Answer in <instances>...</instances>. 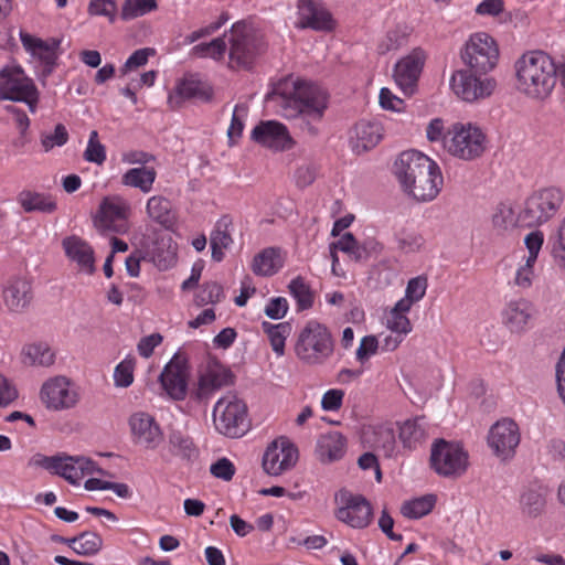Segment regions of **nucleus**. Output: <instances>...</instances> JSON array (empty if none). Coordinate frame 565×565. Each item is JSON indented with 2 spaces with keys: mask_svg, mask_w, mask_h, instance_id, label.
<instances>
[{
  "mask_svg": "<svg viewBox=\"0 0 565 565\" xmlns=\"http://www.w3.org/2000/svg\"><path fill=\"white\" fill-rule=\"evenodd\" d=\"M328 93L317 84L303 79L284 78L276 83L265 96L266 102H275L281 115L297 119L299 127L309 136H317L319 124L328 108Z\"/></svg>",
  "mask_w": 565,
  "mask_h": 565,
  "instance_id": "f257e3e1",
  "label": "nucleus"
},
{
  "mask_svg": "<svg viewBox=\"0 0 565 565\" xmlns=\"http://www.w3.org/2000/svg\"><path fill=\"white\" fill-rule=\"evenodd\" d=\"M395 174L408 195L417 202L434 200L440 192L443 175L438 164L422 152L409 150L399 154Z\"/></svg>",
  "mask_w": 565,
  "mask_h": 565,
  "instance_id": "f03ea898",
  "label": "nucleus"
},
{
  "mask_svg": "<svg viewBox=\"0 0 565 565\" xmlns=\"http://www.w3.org/2000/svg\"><path fill=\"white\" fill-rule=\"evenodd\" d=\"M516 88L532 99L548 97L557 82L558 68L543 51L524 53L514 64Z\"/></svg>",
  "mask_w": 565,
  "mask_h": 565,
  "instance_id": "7ed1b4c3",
  "label": "nucleus"
},
{
  "mask_svg": "<svg viewBox=\"0 0 565 565\" xmlns=\"http://www.w3.org/2000/svg\"><path fill=\"white\" fill-rule=\"evenodd\" d=\"M334 342L329 329L316 321L310 320L300 331L295 353L306 365H321L333 353Z\"/></svg>",
  "mask_w": 565,
  "mask_h": 565,
  "instance_id": "20e7f679",
  "label": "nucleus"
},
{
  "mask_svg": "<svg viewBox=\"0 0 565 565\" xmlns=\"http://www.w3.org/2000/svg\"><path fill=\"white\" fill-rule=\"evenodd\" d=\"M564 201L561 189L550 186L534 192L524 203L518 215V224L524 227L540 226L551 220Z\"/></svg>",
  "mask_w": 565,
  "mask_h": 565,
  "instance_id": "39448f33",
  "label": "nucleus"
},
{
  "mask_svg": "<svg viewBox=\"0 0 565 565\" xmlns=\"http://www.w3.org/2000/svg\"><path fill=\"white\" fill-rule=\"evenodd\" d=\"M430 468L440 477L457 479L468 468V452L461 444L436 439L430 449Z\"/></svg>",
  "mask_w": 565,
  "mask_h": 565,
  "instance_id": "423d86ee",
  "label": "nucleus"
},
{
  "mask_svg": "<svg viewBox=\"0 0 565 565\" xmlns=\"http://www.w3.org/2000/svg\"><path fill=\"white\" fill-rule=\"evenodd\" d=\"M461 58L467 70L479 73V75H487L499 61L497 42L484 32L472 34L461 51Z\"/></svg>",
  "mask_w": 565,
  "mask_h": 565,
  "instance_id": "0eeeda50",
  "label": "nucleus"
},
{
  "mask_svg": "<svg viewBox=\"0 0 565 565\" xmlns=\"http://www.w3.org/2000/svg\"><path fill=\"white\" fill-rule=\"evenodd\" d=\"M213 423L215 429L224 436H243L249 427L246 404L235 396L220 398L213 409Z\"/></svg>",
  "mask_w": 565,
  "mask_h": 565,
  "instance_id": "6e6552de",
  "label": "nucleus"
},
{
  "mask_svg": "<svg viewBox=\"0 0 565 565\" xmlns=\"http://www.w3.org/2000/svg\"><path fill=\"white\" fill-rule=\"evenodd\" d=\"M230 65L234 67L249 68L256 56L264 51L262 36L256 34L244 22H237L232 25L231 36L228 39Z\"/></svg>",
  "mask_w": 565,
  "mask_h": 565,
  "instance_id": "1a4fd4ad",
  "label": "nucleus"
},
{
  "mask_svg": "<svg viewBox=\"0 0 565 565\" xmlns=\"http://www.w3.org/2000/svg\"><path fill=\"white\" fill-rule=\"evenodd\" d=\"M484 142V134L472 124H456L449 131V137L444 138L445 148L449 153L463 160L480 157L486 149Z\"/></svg>",
  "mask_w": 565,
  "mask_h": 565,
  "instance_id": "9d476101",
  "label": "nucleus"
},
{
  "mask_svg": "<svg viewBox=\"0 0 565 565\" xmlns=\"http://www.w3.org/2000/svg\"><path fill=\"white\" fill-rule=\"evenodd\" d=\"M0 100L25 103L31 113H35L39 92L33 81L24 75L20 66L4 67L0 72Z\"/></svg>",
  "mask_w": 565,
  "mask_h": 565,
  "instance_id": "9b49d317",
  "label": "nucleus"
},
{
  "mask_svg": "<svg viewBox=\"0 0 565 565\" xmlns=\"http://www.w3.org/2000/svg\"><path fill=\"white\" fill-rule=\"evenodd\" d=\"M233 374L230 369L216 359L210 360L205 369L199 372L198 382L190 390V398L200 404H206L211 396L232 383Z\"/></svg>",
  "mask_w": 565,
  "mask_h": 565,
  "instance_id": "f8f14e48",
  "label": "nucleus"
},
{
  "mask_svg": "<svg viewBox=\"0 0 565 565\" xmlns=\"http://www.w3.org/2000/svg\"><path fill=\"white\" fill-rule=\"evenodd\" d=\"M190 365L188 359L181 352H177L164 366L159 381L173 401H183L189 391Z\"/></svg>",
  "mask_w": 565,
  "mask_h": 565,
  "instance_id": "ddd939ff",
  "label": "nucleus"
},
{
  "mask_svg": "<svg viewBox=\"0 0 565 565\" xmlns=\"http://www.w3.org/2000/svg\"><path fill=\"white\" fill-rule=\"evenodd\" d=\"M454 93L465 102H475L492 94L497 83L491 77H482L470 70L457 71L450 81Z\"/></svg>",
  "mask_w": 565,
  "mask_h": 565,
  "instance_id": "4468645a",
  "label": "nucleus"
},
{
  "mask_svg": "<svg viewBox=\"0 0 565 565\" xmlns=\"http://www.w3.org/2000/svg\"><path fill=\"white\" fill-rule=\"evenodd\" d=\"M41 402L50 411H64L73 408L79 399V395L65 376H56L47 380L41 387Z\"/></svg>",
  "mask_w": 565,
  "mask_h": 565,
  "instance_id": "2eb2a0df",
  "label": "nucleus"
},
{
  "mask_svg": "<svg viewBox=\"0 0 565 565\" xmlns=\"http://www.w3.org/2000/svg\"><path fill=\"white\" fill-rule=\"evenodd\" d=\"M520 439L518 424L513 419L504 418L490 428L488 444L500 460L507 461L514 457Z\"/></svg>",
  "mask_w": 565,
  "mask_h": 565,
  "instance_id": "dca6fc26",
  "label": "nucleus"
},
{
  "mask_svg": "<svg viewBox=\"0 0 565 565\" xmlns=\"http://www.w3.org/2000/svg\"><path fill=\"white\" fill-rule=\"evenodd\" d=\"M298 460V448L286 437L274 440L263 456V468L270 476L291 469Z\"/></svg>",
  "mask_w": 565,
  "mask_h": 565,
  "instance_id": "f3484780",
  "label": "nucleus"
},
{
  "mask_svg": "<svg viewBox=\"0 0 565 565\" xmlns=\"http://www.w3.org/2000/svg\"><path fill=\"white\" fill-rule=\"evenodd\" d=\"M340 500L343 505L335 513L338 520L354 529H364L371 523L373 509L365 497L343 490L340 492Z\"/></svg>",
  "mask_w": 565,
  "mask_h": 565,
  "instance_id": "a211bd4d",
  "label": "nucleus"
},
{
  "mask_svg": "<svg viewBox=\"0 0 565 565\" xmlns=\"http://www.w3.org/2000/svg\"><path fill=\"white\" fill-rule=\"evenodd\" d=\"M425 60V52L416 47L395 64L393 77L405 95L411 96L415 93Z\"/></svg>",
  "mask_w": 565,
  "mask_h": 565,
  "instance_id": "6ab92c4d",
  "label": "nucleus"
},
{
  "mask_svg": "<svg viewBox=\"0 0 565 565\" xmlns=\"http://www.w3.org/2000/svg\"><path fill=\"white\" fill-rule=\"evenodd\" d=\"M250 138L256 143L275 151L288 150L294 145L287 127L276 120L260 121L252 130Z\"/></svg>",
  "mask_w": 565,
  "mask_h": 565,
  "instance_id": "aec40b11",
  "label": "nucleus"
},
{
  "mask_svg": "<svg viewBox=\"0 0 565 565\" xmlns=\"http://www.w3.org/2000/svg\"><path fill=\"white\" fill-rule=\"evenodd\" d=\"M299 29H312L316 31H330L334 21L331 13L317 0H298L297 2Z\"/></svg>",
  "mask_w": 565,
  "mask_h": 565,
  "instance_id": "412c9836",
  "label": "nucleus"
},
{
  "mask_svg": "<svg viewBox=\"0 0 565 565\" xmlns=\"http://www.w3.org/2000/svg\"><path fill=\"white\" fill-rule=\"evenodd\" d=\"M132 436L147 449H156L163 440V433L154 417L145 412L134 413L129 417Z\"/></svg>",
  "mask_w": 565,
  "mask_h": 565,
  "instance_id": "4be33fe9",
  "label": "nucleus"
},
{
  "mask_svg": "<svg viewBox=\"0 0 565 565\" xmlns=\"http://www.w3.org/2000/svg\"><path fill=\"white\" fill-rule=\"evenodd\" d=\"M213 90L211 86L194 75L185 77L175 88V94L170 95L168 104L172 109L180 107L185 99L211 100Z\"/></svg>",
  "mask_w": 565,
  "mask_h": 565,
  "instance_id": "5701e85b",
  "label": "nucleus"
},
{
  "mask_svg": "<svg viewBox=\"0 0 565 565\" xmlns=\"http://www.w3.org/2000/svg\"><path fill=\"white\" fill-rule=\"evenodd\" d=\"M3 300L10 311L21 312L31 303V282L20 277L10 279L3 289Z\"/></svg>",
  "mask_w": 565,
  "mask_h": 565,
  "instance_id": "b1692460",
  "label": "nucleus"
},
{
  "mask_svg": "<svg viewBox=\"0 0 565 565\" xmlns=\"http://www.w3.org/2000/svg\"><path fill=\"white\" fill-rule=\"evenodd\" d=\"M347 439L339 431H329L319 436L316 456L322 463L341 459L345 454Z\"/></svg>",
  "mask_w": 565,
  "mask_h": 565,
  "instance_id": "393cba45",
  "label": "nucleus"
},
{
  "mask_svg": "<svg viewBox=\"0 0 565 565\" xmlns=\"http://www.w3.org/2000/svg\"><path fill=\"white\" fill-rule=\"evenodd\" d=\"M535 310L531 302L525 299L510 301L503 311V319L512 332L524 330Z\"/></svg>",
  "mask_w": 565,
  "mask_h": 565,
  "instance_id": "a878e982",
  "label": "nucleus"
},
{
  "mask_svg": "<svg viewBox=\"0 0 565 565\" xmlns=\"http://www.w3.org/2000/svg\"><path fill=\"white\" fill-rule=\"evenodd\" d=\"M63 247L67 257L76 262L82 269L88 274L94 273V250L86 242L75 236L66 237Z\"/></svg>",
  "mask_w": 565,
  "mask_h": 565,
  "instance_id": "bb28decb",
  "label": "nucleus"
},
{
  "mask_svg": "<svg viewBox=\"0 0 565 565\" xmlns=\"http://www.w3.org/2000/svg\"><path fill=\"white\" fill-rule=\"evenodd\" d=\"M168 448L172 456L193 461L199 457V449L186 433L171 428L168 435Z\"/></svg>",
  "mask_w": 565,
  "mask_h": 565,
  "instance_id": "cd10ccee",
  "label": "nucleus"
},
{
  "mask_svg": "<svg viewBox=\"0 0 565 565\" xmlns=\"http://www.w3.org/2000/svg\"><path fill=\"white\" fill-rule=\"evenodd\" d=\"M355 140H352L353 151L358 154L374 148L382 138V128L379 124L360 121L355 125Z\"/></svg>",
  "mask_w": 565,
  "mask_h": 565,
  "instance_id": "c85d7f7f",
  "label": "nucleus"
},
{
  "mask_svg": "<svg viewBox=\"0 0 565 565\" xmlns=\"http://www.w3.org/2000/svg\"><path fill=\"white\" fill-rule=\"evenodd\" d=\"M17 200L26 213L41 212L51 214L57 209L54 198L46 193L23 190L18 194Z\"/></svg>",
  "mask_w": 565,
  "mask_h": 565,
  "instance_id": "c756f323",
  "label": "nucleus"
},
{
  "mask_svg": "<svg viewBox=\"0 0 565 565\" xmlns=\"http://www.w3.org/2000/svg\"><path fill=\"white\" fill-rule=\"evenodd\" d=\"M147 213L151 220L166 228H171L177 221V214L172 207L171 201L160 195L152 196L148 200Z\"/></svg>",
  "mask_w": 565,
  "mask_h": 565,
  "instance_id": "7c9ffc66",
  "label": "nucleus"
},
{
  "mask_svg": "<svg viewBox=\"0 0 565 565\" xmlns=\"http://www.w3.org/2000/svg\"><path fill=\"white\" fill-rule=\"evenodd\" d=\"M367 441L375 450L382 451L386 458H391L396 454V439L392 427H374L371 437H367Z\"/></svg>",
  "mask_w": 565,
  "mask_h": 565,
  "instance_id": "2f4dec72",
  "label": "nucleus"
},
{
  "mask_svg": "<svg viewBox=\"0 0 565 565\" xmlns=\"http://www.w3.org/2000/svg\"><path fill=\"white\" fill-rule=\"evenodd\" d=\"M399 439L407 449H415L426 439L424 418L406 420L399 428Z\"/></svg>",
  "mask_w": 565,
  "mask_h": 565,
  "instance_id": "473e14b6",
  "label": "nucleus"
},
{
  "mask_svg": "<svg viewBox=\"0 0 565 565\" xmlns=\"http://www.w3.org/2000/svg\"><path fill=\"white\" fill-rule=\"evenodd\" d=\"M545 503V493L541 487H530L520 497L521 510L529 518H537L543 512Z\"/></svg>",
  "mask_w": 565,
  "mask_h": 565,
  "instance_id": "72a5a7b5",
  "label": "nucleus"
},
{
  "mask_svg": "<svg viewBox=\"0 0 565 565\" xmlns=\"http://www.w3.org/2000/svg\"><path fill=\"white\" fill-rule=\"evenodd\" d=\"M157 172L153 168L140 167L129 169L121 178L125 185L138 188L143 193L152 189Z\"/></svg>",
  "mask_w": 565,
  "mask_h": 565,
  "instance_id": "f704fd0d",
  "label": "nucleus"
},
{
  "mask_svg": "<svg viewBox=\"0 0 565 565\" xmlns=\"http://www.w3.org/2000/svg\"><path fill=\"white\" fill-rule=\"evenodd\" d=\"M279 250L268 247L258 253L253 260V271L258 276H271L280 268Z\"/></svg>",
  "mask_w": 565,
  "mask_h": 565,
  "instance_id": "c9c22d12",
  "label": "nucleus"
},
{
  "mask_svg": "<svg viewBox=\"0 0 565 565\" xmlns=\"http://www.w3.org/2000/svg\"><path fill=\"white\" fill-rule=\"evenodd\" d=\"M54 353L46 343H33L24 347L22 362L26 365L50 366L54 363Z\"/></svg>",
  "mask_w": 565,
  "mask_h": 565,
  "instance_id": "e433bc0d",
  "label": "nucleus"
},
{
  "mask_svg": "<svg viewBox=\"0 0 565 565\" xmlns=\"http://www.w3.org/2000/svg\"><path fill=\"white\" fill-rule=\"evenodd\" d=\"M263 331L268 335L273 351L278 355L285 353V341L291 332V324L289 322H280L273 324L268 321L262 323Z\"/></svg>",
  "mask_w": 565,
  "mask_h": 565,
  "instance_id": "4c0bfd02",
  "label": "nucleus"
},
{
  "mask_svg": "<svg viewBox=\"0 0 565 565\" xmlns=\"http://www.w3.org/2000/svg\"><path fill=\"white\" fill-rule=\"evenodd\" d=\"M436 504L435 494H426L403 503L401 513L408 519H419L427 515Z\"/></svg>",
  "mask_w": 565,
  "mask_h": 565,
  "instance_id": "58836bf2",
  "label": "nucleus"
},
{
  "mask_svg": "<svg viewBox=\"0 0 565 565\" xmlns=\"http://www.w3.org/2000/svg\"><path fill=\"white\" fill-rule=\"evenodd\" d=\"M409 32L407 28L397 26L386 33L377 45L380 54H386L391 51H397L407 44Z\"/></svg>",
  "mask_w": 565,
  "mask_h": 565,
  "instance_id": "ea45409f",
  "label": "nucleus"
},
{
  "mask_svg": "<svg viewBox=\"0 0 565 565\" xmlns=\"http://www.w3.org/2000/svg\"><path fill=\"white\" fill-rule=\"evenodd\" d=\"M289 291L297 301L299 311L308 310L313 305V294L310 287L300 276L294 278L289 286Z\"/></svg>",
  "mask_w": 565,
  "mask_h": 565,
  "instance_id": "a19ab883",
  "label": "nucleus"
},
{
  "mask_svg": "<svg viewBox=\"0 0 565 565\" xmlns=\"http://www.w3.org/2000/svg\"><path fill=\"white\" fill-rule=\"evenodd\" d=\"M60 462L57 468H54L53 473L64 478L71 484H78L83 479V472L79 470V465L68 458H76V456H68L66 454H58Z\"/></svg>",
  "mask_w": 565,
  "mask_h": 565,
  "instance_id": "79ce46f5",
  "label": "nucleus"
},
{
  "mask_svg": "<svg viewBox=\"0 0 565 565\" xmlns=\"http://www.w3.org/2000/svg\"><path fill=\"white\" fill-rule=\"evenodd\" d=\"M157 7L156 0H125L121 7L120 18L124 21H129L156 10Z\"/></svg>",
  "mask_w": 565,
  "mask_h": 565,
  "instance_id": "37998d69",
  "label": "nucleus"
},
{
  "mask_svg": "<svg viewBox=\"0 0 565 565\" xmlns=\"http://www.w3.org/2000/svg\"><path fill=\"white\" fill-rule=\"evenodd\" d=\"M79 544L75 553L81 556L96 555L103 547V539L96 532L84 531L78 534Z\"/></svg>",
  "mask_w": 565,
  "mask_h": 565,
  "instance_id": "c03bdc74",
  "label": "nucleus"
},
{
  "mask_svg": "<svg viewBox=\"0 0 565 565\" xmlns=\"http://www.w3.org/2000/svg\"><path fill=\"white\" fill-rule=\"evenodd\" d=\"M248 114V106L246 104H237L234 107L231 125L227 129V137L230 146L236 143L237 139L242 137L244 130V119Z\"/></svg>",
  "mask_w": 565,
  "mask_h": 565,
  "instance_id": "a18cd8bd",
  "label": "nucleus"
},
{
  "mask_svg": "<svg viewBox=\"0 0 565 565\" xmlns=\"http://www.w3.org/2000/svg\"><path fill=\"white\" fill-rule=\"evenodd\" d=\"M128 207L122 203H116L109 200H104L100 204V223L108 226L109 223L115 221L125 220L127 217Z\"/></svg>",
  "mask_w": 565,
  "mask_h": 565,
  "instance_id": "49530a36",
  "label": "nucleus"
},
{
  "mask_svg": "<svg viewBox=\"0 0 565 565\" xmlns=\"http://www.w3.org/2000/svg\"><path fill=\"white\" fill-rule=\"evenodd\" d=\"M232 225V218L227 215L222 216L215 224L213 232L211 233L210 243L228 248L233 243L230 226Z\"/></svg>",
  "mask_w": 565,
  "mask_h": 565,
  "instance_id": "de8ad7c7",
  "label": "nucleus"
},
{
  "mask_svg": "<svg viewBox=\"0 0 565 565\" xmlns=\"http://www.w3.org/2000/svg\"><path fill=\"white\" fill-rule=\"evenodd\" d=\"M84 159L88 162L102 164L106 160V149L98 140V132L92 130L87 142L86 150L84 151Z\"/></svg>",
  "mask_w": 565,
  "mask_h": 565,
  "instance_id": "09e8293b",
  "label": "nucleus"
},
{
  "mask_svg": "<svg viewBox=\"0 0 565 565\" xmlns=\"http://www.w3.org/2000/svg\"><path fill=\"white\" fill-rule=\"evenodd\" d=\"M551 253L558 266L565 268V218L554 236L550 237Z\"/></svg>",
  "mask_w": 565,
  "mask_h": 565,
  "instance_id": "8fccbe9b",
  "label": "nucleus"
},
{
  "mask_svg": "<svg viewBox=\"0 0 565 565\" xmlns=\"http://www.w3.org/2000/svg\"><path fill=\"white\" fill-rule=\"evenodd\" d=\"M224 297L223 287L216 281H210L202 285L196 295V303L204 306L207 303H217Z\"/></svg>",
  "mask_w": 565,
  "mask_h": 565,
  "instance_id": "3c124183",
  "label": "nucleus"
},
{
  "mask_svg": "<svg viewBox=\"0 0 565 565\" xmlns=\"http://www.w3.org/2000/svg\"><path fill=\"white\" fill-rule=\"evenodd\" d=\"M135 359L127 358L121 361L115 369L114 381L119 387H128L134 382Z\"/></svg>",
  "mask_w": 565,
  "mask_h": 565,
  "instance_id": "603ef678",
  "label": "nucleus"
},
{
  "mask_svg": "<svg viewBox=\"0 0 565 565\" xmlns=\"http://www.w3.org/2000/svg\"><path fill=\"white\" fill-rule=\"evenodd\" d=\"M68 140V132L63 124H57L52 134L43 132L41 135V145L44 151H50L54 147H62Z\"/></svg>",
  "mask_w": 565,
  "mask_h": 565,
  "instance_id": "864d4df0",
  "label": "nucleus"
},
{
  "mask_svg": "<svg viewBox=\"0 0 565 565\" xmlns=\"http://www.w3.org/2000/svg\"><path fill=\"white\" fill-rule=\"evenodd\" d=\"M226 51V42L223 38H216L209 43H201L193 47V53L198 56H211L220 58Z\"/></svg>",
  "mask_w": 565,
  "mask_h": 565,
  "instance_id": "5fc2aeb1",
  "label": "nucleus"
},
{
  "mask_svg": "<svg viewBox=\"0 0 565 565\" xmlns=\"http://www.w3.org/2000/svg\"><path fill=\"white\" fill-rule=\"evenodd\" d=\"M61 44V40L51 39L50 41H41V45L38 47V52L33 54L38 56L45 66H54L56 64L57 54L56 50Z\"/></svg>",
  "mask_w": 565,
  "mask_h": 565,
  "instance_id": "6e6d98bb",
  "label": "nucleus"
},
{
  "mask_svg": "<svg viewBox=\"0 0 565 565\" xmlns=\"http://www.w3.org/2000/svg\"><path fill=\"white\" fill-rule=\"evenodd\" d=\"M88 12L92 15L106 17L113 23L116 20L117 3L115 0H90Z\"/></svg>",
  "mask_w": 565,
  "mask_h": 565,
  "instance_id": "4d7b16f0",
  "label": "nucleus"
},
{
  "mask_svg": "<svg viewBox=\"0 0 565 565\" xmlns=\"http://www.w3.org/2000/svg\"><path fill=\"white\" fill-rule=\"evenodd\" d=\"M154 53L156 51L152 47L136 50L120 68L121 75H126L135 68L143 66L148 62L149 56L154 55Z\"/></svg>",
  "mask_w": 565,
  "mask_h": 565,
  "instance_id": "13d9d810",
  "label": "nucleus"
},
{
  "mask_svg": "<svg viewBox=\"0 0 565 565\" xmlns=\"http://www.w3.org/2000/svg\"><path fill=\"white\" fill-rule=\"evenodd\" d=\"M210 472L215 478L230 481L235 475V467L230 459L223 457L211 465Z\"/></svg>",
  "mask_w": 565,
  "mask_h": 565,
  "instance_id": "bf43d9fd",
  "label": "nucleus"
},
{
  "mask_svg": "<svg viewBox=\"0 0 565 565\" xmlns=\"http://www.w3.org/2000/svg\"><path fill=\"white\" fill-rule=\"evenodd\" d=\"M318 168L313 163H305L297 168L295 172L296 184L299 188L310 185L317 178Z\"/></svg>",
  "mask_w": 565,
  "mask_h": 565,
  "instance_id": "052dcab7",
  "label": "nucleus"
},
{
  "mask_svg": "<svg viewBox=\"0 0 565 565\" xmlns=\"http://www.w3.org/2000/svg\"><path fill=\"white\" fill-rule=\"evenodd\" d=\"M18 396L15 385L3 374H0V408L9 406Z\"/></svg>",
  "mask_w": 565,
  "mask_h": 565,
  "instance_id": "680f3d73",
  "label": "nucleus"
},
{
  "mask_svg": "<svg viewBox=\"0 0 565 565\" xmlns=\"http://www.w3.org/2000/svg\"><path fill=\"white\" fill-rule=\"evenodd\" d=\"M427 278L418 276L409 279L405 290V296L415 302L419 301L426 294Z\"/></svg>",
  "mask_w": 565,
  "mask_h": 565,
  "instance_id": "e2e57ef3",
  "label": "nucleus"
},
{
  "mask_svg": "<svg viewBox=\"0 0 565 565\" xmlns=\"http://www.w3.org/2000/svg\"><path fill=\"white\" fill-rule=\"evenodd\" d=\"M379 348V341L374 335H365L362 338L361 343L356 350V360L364 363L369 358L376 353Z\"/></svg>",
  "mask_w": 565,
  "mask_h": 565,
  "instance_id": "0e129e2a",
  "label": "nucleus"
},
{
  "mask_svg": "<svg viewBox=\"0 0 565 565\" xmlns=\"http://www.w3.org/2000/svg\"><path fill=\"white\" fill-rule=\"evenodd\" d=\"M288 310V302L284 297H276L270 299L265 308V315L274 320H279L285 317Z\"/></svg>",
  "mask_w": 565,
  "mask_h": 565,
  "instance_id": "69168bd1",
  "label": "nucleus"
},
{
  "mask_svg": "<svg viewBox=\"0 0 565 565\" xmlns=\"http://www.w3.org/2000/svg\"><path fill=\"white\" fill-rule=\"evenodd\" d=\"M387 327L398 334H407L412 330L409 319L405 315L393 311L387 319Z\"/></svg>",
  "mask_w": 565,
  "mask_h": 565,
  "instance_id": "338daca9",
  "label": "nucleus"
},
{
  "mask_svg": "<svg viewBox=\"0 0 565 565\" xmlns=\"http://www.w3.org/2000/svg\"><path fill=\"white\" fill-rule=\"evenodd\" d=\"M162 335L160 333H152L150 335L140 339L137 349L142 358H149L152 355L153 350L162 342Z\"/></svg>",
  "mask_w": 565,
  "mask_h": 565,
  "instance_id": "774afa93",
  "label": "nucleus"
}]
</instances>
